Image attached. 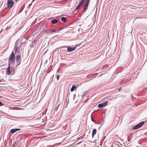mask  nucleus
<instances>
[{"label": "nucleus", "mask_w": 147, "mask_h": 147, "mask_svg": "<svg viewBox=\"0 0 147 147\" xmlns=\"http://www.w3.org/2000/svg\"><path fill=\"white\" fill-rule=\"evenodd\" d=\"M15 55L13 52H12L10 55L9 60L10 63H13L15 62Z\"/></svg>", "instance_id": "nucleus-1"}, {"label": "nucleus", "mask_w": 147, "mask_h": 147, "mask_svg": "<svg viewBox=\"0 0 147 147\" xmlns=\"http://www.w3.org/2000/svg\"><path fill=\"white\" fill-rule=\"evenodd\" d=\"M21 61V55H17L16 56V63L17 64V66L20 65Z\"/></svg>", "instance_id": "nucleus-2"}, {"label": "nucleus", "mask_w": 147, "mask_h": 147, "mask_svg": "<svg viewBox=\"0 0 147 147\" xmlns=\"http://www.w3.org/2000/svg\"><path fill=\"white\" fill-rule=\"evenodd\" d=\"M145 122L142 121L139 123L138 124L135 126L133 128L134 129H138L142 126L144 123Z\"/></svg>", "instance_id": "nucleus-3"}, {"label": "nucleus", "mask_w": 147, "mask_h": 147, "mask_svg": "<svg viewBox=\"0 0 147 147\" xmlns=\"http://www.w3.org/2000/svg\"><path fill=\"white\" fill-rule=\"evenodd\" d=\"M14 2L12 1V0H7V7L8 8H11Z\"/></svg>", "instance_id": "nucleus-4"}, {"label": "nucleus", "mask_w": 147, "mask_h": 147, "mask_svg": "<svg viewBox=\"0 0 147 147\" xmlns=\"http://www.w3.org/2000/svg\"><path fill=\"white\" fill-rule=\"evenodd\" d=\"M108 102L107 101H105L104 102L98 104V107L99 108H102V107L106 106L108 104Z\"/></svg>", "instance_id": "nucleus-5"}, {"label": "nucleus", "mask_w": 147, "mask_h": 147, "mask_svg": "<svg viewBox=\"0 0 147 147\" xmlns=\"http://www.w3.org/2000/svg\"><path fill=\"white\" fill-rule=\"evenodd\" d=\"M10 63H8V67L6 70V74H7L8 75H9L10 74Z\"/></svg>", "instance_id": "nucleus-6"}, {"label": "nucleus", "mask_w": 147, "mask_h": 147, "mask_svg": "<svg viewBox=\"0 0 147 147\" xmlns=\"http://www.w3.org/2000/svg\"><path fill=\"white\" fill-rule=\"evenodd\" d=\"M59 29L57 28H56L55 30H49L48 32L51 34L53 33V32H56L57 31H58Z\"/></svg>", "instance_id": "nucleus-7"}, {"label": "nucleus", "mask_w": 147, "mask_h": 147, "mask_svg": "<svg viewBox=\"0 0 147 147\" xmlns=\"http://www.w3.org/2000/svg\"><path fill=\"white\" fill-rule=\"evenodd\" d=\"M76 47H67V52H71L72 51H74L75 50Z\"/></svg>", "instance_id": "nucleus-8"}, {"label": "nucleus", "mask_w": 147, "mask_h": 147, "mask_svg": "<svg viewBox=\"0 0 147 147\" xmlns=\"http://www.w3.org/2000/svg\"><path fill=\"white\" fill-rule=\"evenodd\" d=\"M20 128H16L13 129L11 130L10 131L12 133H13L18 130H20Z\"/></svg>", "instance_id": "nucleus-9"}, {"label": "nucleus", "mask_w": 147, "mask_h": 147, "mask_svg": "<svg viewBox=\"0 0 147 147\" xmlns=\"http://www.w3.org/2000/svg\"><path fill=\"white\" fill-rule=\"evenodd\" d=\"M88 5H88L87 4H85L84 7V9H83V12H86V10L88 8Z\"/></svg>", "instance_id": "nucleus-10"}, {"label": "nucleus", "mask_w": 147, "mask_h": 147, "mask_svg": "<svg viewBox=\"0 0 147 147\" xmlns=\"http://www.w3.org/2000/svg\"><path fill=\"white\" fill-rule=\"evenodd\" d=\"M58 22V20L54 19L53 20L51 21V22L53 24H57Z\"/></svg>", "instance_id": "nucleus-11"}, {"label": "nucleus", "mask_w": 147, "mask_h": 147, "mask_svg": "<svg viewBox=\"0 0 147 147\" xmlns=\"http://www.w3.org/2000/svg\"><path fill=\"white\" fill-rule=\"evenodd\" d=\"M96 132V129H94L92 130V136L93 137L94 135H95Z\"/></svg>", "instance_id": "nucleus-12"}, {"label": "nucleus", "mask_w": 147, "mask_h": 147, "mask_svg": "<svg viewBox=\"0 0 147 147\" xmlns=\"http://www.w3.org/2000/svg\"><path fill=\"white\" fill-rule=\"evenodd\" d=\"M61 21L64 22H65L66 21L67 19L65 17H63L61 18Z\"/></svg>", "instance_id": "nucleus-13"}, {"label": "nucleus", "mask_w": 147, "mask_h": 147, "mask_svg": "<svg viewBox=\"0 0 147 147\" xmlns=\"http://www.w3.org/2000/svg\"><path fill=\"white\" fill-rule=\"evenodd\" d=\"M83 5L81 3H79V4L76 7V9H80L81 6L82 5Z\"/></svg>", "instance_id": "nucleus-14"}, {"label": "nucleus", "mask_w": 147, "mask_h": 147, "mask_svg": "<svg viewBox=\"0 0 147 147\" xmlns=\"http://www.w3.org/2000/svg\"><path fill=\"white\" fill-rule=\"evenodd\" d=\"M76 88V86L75 85H73L72 86L71 88V89L70 91L71 92H72L74 90V89Z\"/></svg>", "instance_id": "nucleus-15"}, {"label": "nucleus", "mask_w": 147, "mask_h": 147, "mask_svg": "<svg viewBox=\"0 0 147 147\" xmlns=\"http://www.w3.org/2000/svg\"><path fill=\"white\" fill-rule=\"evenodd\" d=\"M63 47H59V48H56L55 50V52H56L57 53H58L59 51V49H61Z\"/></svg>", "instance_id": "nucleus-16"}, {"label": "nucleus", "mask_w": 147, "mask_h": 147, "mask_svg": "<svg viewBox=\"0 0 147 147\" xmlns=\"http://www.w3.org/2000/svg\"><path fill=\"white\" fill-rule=\"evenodd\" d=\"M69 102V98H66V101L65 102V103H66V105H67L68 103Z\"/></svg>", "instance_id": "nucleus-17"}, {"label": "nucleus", "mask_w": 147, "mask_h": 147, "mask_svg": "<svg viewBox=\"0 0 147 147\" xmlns=\"http://www.w3.org/2000/svg\"><path fill=\"white\" fill-rule=\"evenodd\" d=\"M86 0H81L80 3L83 5L84 3Z\"/></svg>", "instance_id": "nucleus-18"}, {"label": "nucleus", "mask_w": 147, "mask_h": 147, "mask_svg": "<svg viewBox=\"0 0 147 147\" xmlns=\"http://www.w3.org/2000/svg\"><path fill=\"white\" fill-rule=\"evenodd\" d=\"M90 0H87L85 4H87L88 5H89V3Z\"/></svg>", "instance_id": "nucleus-19"}, {"label": "nucleus", "mask_w": 147, "mask_h": 147, "mask_svg": "<svg viewBox=\"0 0 147 147\" xmlns=\"http://www.w3.org/2000/svg\"><path fill=\"white\" fill-rule=\"evenodd\" d=\"M59 104L58 105H57L56 107V108L55 109V111H57V109H58V107L59 106Z\"/></svg>", "instance_id": "nucleus-20"}, {"label": "nucleus", "mask_w": 147, "mask_h": 147, "mask_svg": "<svg viewBox=\"0 0 147 147\" xmlns=\"http://www.w3.org/2000/svg\"><path fill=\"white\" fill-rule=\"evenodd\" d=\"M30 47L31 48H33L34 47V45L33 44L31 43L30 45Z\"/></svg>", "instance_id": "nucleus-21"}, {"label": "nucleus", "mask_w": 147, "mask_h": 147, "mask_svg": "<svg viewBox=\"0 0 147 147\" xmlns=\"http://www.w3.org/2000/svg\"><path fill=\"white\" fill-rule=\"evenodd\" d=\"M91 120L93 122H94V123H96V122L94 120L93 118V117H91Z\"/></svg>", "instance_id": "nucleus-22"}, {"label": "nucleus", "mask_w": 147, "mask_h": 147, "mask_svg": "<svg viewBox=\"0 0 147 147\" xmlns=\"http://www.w3.org/2000/svg\"><path fill=\"white\" fill-rule=\"evenodd\" d=\"M14 49L15 50V53H16L18 50L17 48H16V47H14Z\"/></svg>", "instance_id": "nucleus-23"}, {"label": "nucleus", "mask_w": 147, "mask_h": 147, "mask_svg": "<svg viewBox=\"0 0 147 147\" xmlns=\"http://www.w3.org/2000/svg\"><path fill=\"white\" fill-rule=\"evenodd\" d=\"M76 10L77 9H76L74 10V11H73V13H76L77 12H78V11H76Z\"/></svg>", "instance_id": "nucleus-24"}, {"label": "nucleus", "mask_w": 147, "mask_h": 147, "mask_svg": "<svg viewBox=\"0 0 147 147\" xmlns=\"http://www.w3.org/2000/svg\"><path fill=\"white\" fill-rule=\"evenodd\" d=\"M86 93L87 92H84L82 96H85L86 94Z\"/></svg>", "instance_id": "nucleus-25"}, {"label": "nucleus", "mask_w": 147, "mask_h": 147, "mask_svg": "<svg viewBox=\"0 0 147 147\" xmlns=\"http://www.w3.org/2000/svg\"><path fill=\"white\" fill-rule=\"evenodd\" d=\"M17 45H16L15 46V47H16V48H17L18 50L20 49L21 46L20 47H17Z\"/></svg>", "instance_id": "nucleus-26"}, {"label": "nucleus", "mask_w": 147, "mask_h": 147, "mask_svg": "<svg viewBox=\"0 0 147 147\" xmlns=\"http://www.w3.org/2000/svg\"><path fill=\"white\" fill-rule=\"evenodd\" d=\"M101 122H100L99 121H97V122H96V123H95V124H100L101 123Z\"/></svg>", "instance_id": "nucleus-27"}, {"label": "nucleus", "mask_w": 147, "mask_h": 147, "mask_svg": "<svg viewBox=\"0 0 147 147\" xmlns=\"http://www.w3.org/2000/svg\"><path fill=\"white\" fill-rule=\"evenodd\" d=\"M4 105V104L1 101H0V106H3Z\"/></svg>", "instance_id": "nucleus-28"}, {"label": "nucleus", "mask_w": 147, "mask_h": 147, "mask_svg": "<svg viewBox=\"0 0 147 147\" xmlns=\"http://www.w3.org/2000/svg\"><path fill=\"white\" fill-rule=\"evenodd\" d=\"M59 75H57V80H58L59 79Z\"/></svg>", "instance_id": "nucleus-29"}, {"label": "nucleus", "mask_w": 147, "mask_h": 147, "mask_svg": "<svg viewBox=\"0 0 147 147\" xmlns=\"http://www.w3.org/2000/svg\"><path fill=\"white\" fill-rule=\"evenodd\" d=\"M59 29V30L58 31H60L61 30H62L63 29V28H59V29Z\"/></svg>", "instance_id": "nucleus-30"}, {"label": "nucleus", "mask_w": 147, "mask_h": 147, "mask_svg": "<svg viewBox=\"0 0 147 147\" xmlns=\"http://www.w3.org/2000/svg\"><path fill=\"white\" fill-rule=\"evenodd\" d=\"M121 88H119L118 89V91H120L121 90Z\"/></svg>", "instance_id": "nucleus-31"}, {"label": "nucleus", "mask_w": 147, "mask_h": 147, "mask_svg": "<svg viewBox=\"0 0 147 147\" xmlns=\"http://www.w3.org/2000/svg\"><path fill=\"white\" fill-rule=\"evenodd\" d=\"M103 68V66L102 68H101V69H102Z\"/></svg>", "instance_id": "nucleus-32"}, {"label": "nucleus", "mask_w": 147, "mask_h": 147, "mask_svg": "<svg viewBox=\"0 0 147 147\" xmlns=\"http://www.w3.org/2000/svg\"><path fill=\"white\" fill-rule=\"evenodd\" d=\"M67 107V105H66H66H65V107L66 108Z\"/></svg>", "instance_id": "nucleus-33"}, {"label": "nucleus", "mask_w": 147, "mask_h": 147, "mask_svg": "<svg viewBox=\"0 0 147 147\" xmlns=\"http://www.w3.org/2000/svg\"><path fill=\"white\" fill-rule=\"evenodd\" d=\"M27 118H32V117H27Z\"/></svg>", "instance_id": "nucleus-34"}, {"label": "nucleus", "mask_w": 147, "mask_h": 147, "mask_svg": "<svg viewBox=\"0 0 147 147\" xmlns=\"http://www.w3.org/2000/svg\"><path fill=\"white\" fill-rule=\"evenodd\" d=\"M16 2H17L18 0H15Z\"/></svg>", "instance_id": "nucleus-35"}, {"label": "nucleus", "mask_w": 147, "mask_h": 147, "mask_svg": "<svg viewBox=\"0 0 147 147\" xmlns=\"http://www.w3.org/2000/svg\"><path fill=\"white\" fill-rule=\"evenodd\" d=\"M98 1H99V0H98V1H97V5H98Z\"/></svg>", "instance_id": "nucleus-36"}, {"label": "nucleus", "mask_w": 147, "mask_h": 147, "mask_svg": "<svg viewBox=\"0 0 147 147\" xmlns=\"http://www.w3.org/2000/svg\"><path fill=\"white\" fill-rule=\"evenodd\" d=\"M98 70H96V72H97L98 71Z\"/></svg>", "instance_id": "nucleus-37"}, {"label": "nucleus", "mask_w": 147, "mask_h": 147, "mask_svg": "<svg viewBox=\"0 0 147 147\" xmlns=\"http://www.w3.org/2000/svg\"><path fill=\"white\" fill-rule=\"evenodd\" d=\"M22 42L21 44V46L22 45Z\"/></svg>", "instance_id": "nucleus-38"}, {"label": "nucleus", "mask_w": 147, "mask_h": 147, "mask_svg": "<svg viewBox=\"0 0 147 147\" xmlns=\"http://www.w3.org/2000/svg\"><path fill=\"white\" fill-rule=\"evenodd\" d=\"M62 47H63H63L66 48V47H64V46Z\"/></svg>", "instance_id": "nucleus-39"}, {"label": "nucleus", "mask_w": 147, "mask_h": 147, "mask_svg": "<svg viewBox=\"0 0 147 147\" xmlns=\"http://www.w3.org/2000/svg\"><path fill=\"white\" fill-rule=\"evenodd\" d=\"M62 47H63H63L66 48V47H64V46Z\"/></svg>", "instance_id": "nucleus-40"}, {"label": "nucleus", "mask_w": 147, "mask_h": 147, "mask_svg": "<svg viewBox=\"0 0 147 147\" xmlns=\"http://www.w3.org/2000/svg\"><path fill=\"white\" fill-rule=\"evenodd\" d=\"M32 127H33V126H32Z\"/></svg>", "instance_id": "nucleus-41"}]
</instances>
